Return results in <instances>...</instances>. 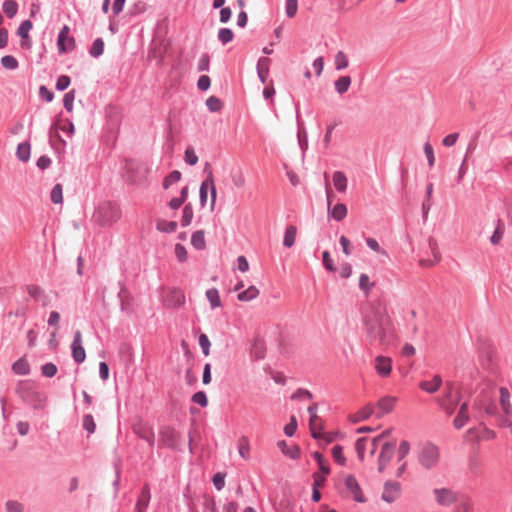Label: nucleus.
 <instances>
[{
	"label": "nucleus",
	"instance_id": "69168bd1",
	"mask_svg": "<svg viewBox=\"0 0 512 512\" xmlns=\"http://www.w3.org/2000/svg\"><path fill=\"white\" fill-rule=\"evenodd\" d=\"M58 367L52 362H47L41 366V375L46 378H52L57 374Z\"/></svg>",
	"mask_w": 512,
	"mask_h": 512
},
{
	"label": "nucleus",
	"instance_id": "4468645a",
	"mask_svg": "<svg viewBox=\"0 0 512 512\" xmlns=\"http://www.w3.org/2000/svg\"><path fill=\"white\" fill-rule=\"evenodd\" d=\"M318 403H312L308 408L307 412L309 414V429L311 437L315 440H320L323 437V428L320 427L319 430L315 426V421L318 419L317 410Z\"/></svg>",
	"mask_w": 512,
	"mask_h": 512
},
{
	"label": "nucleus",
	"instance_id": "393cba45",
	"mask_svg": "<svg viewBox=\"0 0 512 512\" xmlns=\"http://www.w3.org/2000/svg\"><path fill=\"white\" fill-rule=\"evenodd\" d=\"M442 382V377L439 374H436L433 376L431 381H421L419 383V388L426 393L434 394L440 389Z\"/></svg>",
	"mask_w": 512,
	"mask_h": 512
},
{
	"label": "nucleus",
	"instance_id": "5fc2aeb1",
	"mask_svg": "<svg viewBox=\"0 0 512 512\" xmlns=\"http://www.w3.org/2000/svg\"><path fill=\"white\" fill-rule=\"evenodd\" d=\"M375 283L370 282V278L366 273H361L358 280V286L360 290H362L365 295H368L371 289L374 287Z\"/></svg>",
	"mask_w": 512,
	"mask_h": 512
},
{
	"label": "nucleus",
	"instance_id": "4c0bfd02",
	"mask_svg": "<svg viewBox=\"0 0 512 512\" xmlns=\"http://www.w3.org/2000/svg\"><path fill=\"white\" fill-rule=\"evenodd\" d=\"M373 413H374V406H373V404L368 403L367 405H365L363 408H361L356 413V415L354 416V418L351 419V421L353 423L365 421V420L369 419Z\"/></svg>",
	"mask_w": 512,
	"mask_h": 512
},
{
	"label": "nucleus",
	"instance_id": "c85d7f7f",
	"mask_svg": "<svg viewBox=\"0 0 512 512\" xmlns=\"http://www.w3.org/2000/svg\"><path fill=\"white\" fill-rule=\"evenodd\" d=\"M333 185L339 193H344L347 190L348 179L343 171L336 170L332 175Z\"/></svg>",
	"mask_w": 512,
	"mask_h": 512
},
{
	"label": "nucleus",
	"instance_id": "c756f323",
	"mask_svg": "<svg viewBox=\"0 0 512 512\" xmlns=\"http://www.w3.org/2000/svg\"><path fill=\"white\" fill-rule=\"evenodd\" d=\"M328 209V217H331L333 220L340 222L346 218L348 209L344 203H337L332 208Z\"/></svg>",
	"mask_w": 512,
	"mask_h": 512
},
{
	"label": "nucleus",
	"instance_id": "f3484780",
	"mask_svg": "<svg viewBox=\"0 0 512 512\" xmlns=\"http://www.w3.org/2000/svg\"><path fill=\"white\" fill-rule=\"evenodd\" d=\"M250 356L257 361L263 360L266 357V343L262 337H254L250 349Z\"/></svg>",
	"mask_w": 512,
	"mask_h": 512
},
{
	"label": "nucleus",
	"instance_id": "0eeeda50",
	"mask_svg": "<svg viewBox=\"0 0 512 512\" xmlns=\"http://www.w3.org/2000/svg\"><path fill=\"white\" fill-rule=\"evenodd\" d=\"M56 46L60 55L70 53L76 49V39L70 35L69 25L64 24L60 28L56 39Z\"/></svg>",
	"mask_w": 512,
	"mask_h": 512
},
{
	"label": "nucleus",
	"instance_id": "c03bdc74",
	"mask_svg": "<svg viewBox=\"0 0 512 512\" xmlns=\"http://www.w3.org/2000/svg\"><path fill=\"white\" fill-rule=\"evenodd\" d=\"M136 435L146 441L151 449L154 448L155 445V433L152 428L149 429H138L135 430Z\"/></svg>",
	"mask_w": 512,
	"mask_h": 512
},
{
	"label": "nucleus",
	"instance_id": "c9c22d12",
	"mask_svg": "<svg viewBox=\"0 0 512 512\" xmlns=\"http://www.w3.org/2000/svg\"><path fill=\"white\" fill-rule=\"evenodd\" d=\"M351 83H352V79L350 76H348V75L340 76L334 82L335 91L338 94L343 95L344 93H346L349 90Z\"/></svg>",
	"mask_w": 512,
	"mask_h": 512
},
{
	"label": "nucleus",
	"instance_id": "a19ab883",
	"mask_svg": "<svg viewBox=\"0 0 512 512\" xmlns=\"http://www.w3.org/2000/svg\"><path fill=\"white\" fill-rule=\"evenodd\" d=\"M461 392L457 391L455 395V399L452 401H448L449 404H446L444 400H438L440 407L446 412L447 415H452L455 412L456 406L459 404L461 400Z\"/></svg>",
	"mask_w": 512,
	"mask_h": 512
},
{
	"label": "nucleus",
	"instance_id": "680f3d73",
	"mask_svg": "<svg viewBox=\"0 0 512 512\" xmlns=\"http://www.w3.org/2000/svg\"><path fill=\"white\" fill-rule=\"evenodd\" d=\"M1 66L6 70H15L18 68V60L13 55H5L0 60Z\"/></svg>",
	"mask_w": 512,
	"mask_h": 512
},
{
	"label": "nucleus",
	"instance_id": "774afa93",
	"mask_svg": "<svg viewBox=\"0 0 512 512\" xmlns=\"http://www.w3.org/2000/svg\"><path fill=\"white\" fill-rule=\"evenodd\" d=\"M198 344L201 348V351L204 356H208L210 354L211 342L209 337L205 333H200L198 337Z\"/></svg>",
	"mask_w": 512,
	"mask_h": 512
},
{
	"label": "nucleus",
	"instance_id": "6e6d98bb",
	"mask_svg": "<svg viewBox=\"0 0 512 512\" xmlns=\"http://www.w3.org/2000/svg\"><path fill=\"white\" fill-rule=\"evenodd\" d=\"M369 440L368 437L363 436L356 440L355 442V451L357 454L358 459L363 462L365 459V450H366V443Z\"/></svg>",
	"mask_w": 512,
	"mask_h": 512
},
{
	"label": "nucleus",
	"instance_id": "dca6fc26",
	"mask_svg": "<svg viewBox=\"0 0 512 512\" xmlns=\"http://www.w3.org/2000/svg\"><path fill=\"white\" fill-rule=\"evenodd\" d=\"M16 393L27 405H32V381L20 380L16 386Z\"/></svg>",
	"mask_w": 512,
	"mask_h": 512
},
{
	"label": "nucleus",
	"instance_id": "bb28decb",
	"mask_svg": "<svg viewBox=\"0 0 512 512\" xmlns=\"http://www.w3.org/2000/svg\"><path fill=\"white\" fill-rule=\"evenodd\" d=\"M12 372L16 375L25 376L30 373L31 367L29 361L26 358V355L20 357L15 362L12 363L11 366Z\"/></svg>",
	"mask_w": 512,
	"mask_h": 512
},
{
	"label": "nucleus",
	"instance_id": "37998d69",
	"mask_svg": "<svg viewBox=\"0 0 512 512\" xmlns=\"http://www.w3.org/2000/svg\"><path fill=\"white\" fill-rule=\"evenodd\" d=\"M235 34L231 28L222 27L217 32V39L223 45H227L234 40Z\"/></svg>",
	"mask_w": 512,
	"mask_h": 512
},
{
	"label": "nucleus",
	"instance_id": "1a4fd4ad",
	"mask_svg": "<svg viewBox=\"0 0 512 512\" xmlns=\"http://www.w3.org/2000/svg\"><path fill=\"white\" fill-rule=\"evenodd\" d=\"M396 452V441H386L377 459V471L383 473Z\"/></svg>",
	"mask_w": 512,
	"mask_h": 512
},
{
	"label": "nucleus",
	"instance_id": "ddd939ff",
	"mask_svg": "<svg viewBox=\"0 0 512 512\" xmlns=\"http://www.w3.org/2000/svg\"><path fill=\"white\" fill-rule=\"evenodd\" d=\"M401 484L397 481L387 480L384 483V491L381 495V499L386 503H393L397 496L400 495Z\"/></svg>",
	"mask_w": 512,
	"mask_h": 512
},
{
	"label": "nucleus",
	"instance_id": "09e8293b",
	"mask_svg": "<svg viewBox=\"0 0 512 512\" xmlns=\"http://www.w3.org/2000/svg\"><path fill=\"white\" fill-rule=\"evenodd\" d=\"M146 10H147V4L144 1H137L129 7V9L127 11V15L130 18H134L139 15H142Z\"/></svg>",
	"mask_w": 512,
	"mask_h": 512
},
{
	"label": "nucleus",
	"instance_id": "9d476101",
	"mask_svg": "<svg viewBox=\"0 0 512 512\" xmlns=\"http://www.w3.org/2000/svg\"><path fill=\"white\" fill-rule=\"evenodd\" d=\"M32 29V4H30V16L28 19L23 20L17 30L16 35L20 38V47L29 49L31 47L30 30Z\"/></svg>",
	"mask_w": 512,
	"mask_h": 512
},
{
	"label": "nucleus",
	"instance_id": "7ed1b4c3",
	"mask_svg": "<svg viewBox=\"0 0 512 512\" xmlns=\"http://www.w3.org/2000/svg\"><path fill=\"white\" fill-rule=\"evenodd\" d=\"M97 222L100 226L106 227L116 223L121 217V211L116 204L105 202L96 210Z\"/></svg>",
	"mask_w": 512,
	"mask_h": 512
},
{
	"label": "nucleus",
	"instance_id": "3c124183",
	"mask_svg": "<svg viewBox=\"0 0 512 512\" xmlns=\"http://www.w3.org/2000/svg\"><path fill=\"white\" fill-rule=\"evenodd\" d=\"M193 206L191 203H186L182 209L181 226L187 227L191 224L193 219Z\"/></svg>",
	"mask_w": 512,
	"mask_h": 512
},
{
	"label": "nucleus",
	"instance_id": "cd10ccee",
	"mask_svg": "<svg viewBox=\"0 0 512 512\" xmlns=\"http://www.w3.org/2000/svg\"><path fill=\"white\" fill-rule=\"evenodd\" d=\"M499 393H500V406L503 410V412L508 415V416H512V403L510 401V392L508 390V388L504 387V386H501L499 388Z\"/></svg>",
	"mask_w": 512,
	"mask_h": 512
},
{
	"label": "nucleus",
	"instance_id": "e2e57ef3",
	"mask_svg": "<svg viewBox=\"0 0 512 512\" xmlns=\"http://www.w3.org/2000/svg\"><path fill=\"white\" fill-rule=\"evenodd\" d=\"M322 264L328 272L334 273L337 271V267H336V265L331 257V254L328 250H324L322 252Z\"/></svg>",
	"mask_w": 512,
	"mask_h": 512
},
{
	"label": "nucleus",
	"instance_id": "473e14b6",
	"mask_svg": "<svg viewBox=\"0 0 512 512\" xmlns=\"http://www.w3.org/2000/svg\"><path fill=\"white\" fill-rule=\"evenodd\" d=\"M118 286L120 288L117 295L120 303V310L124 312L126 311V299L133 300V297L127 289L124 281H118Z\"/></svg>",
	"mask_w": 512,
	"mask_h": 512
},
{
	"label": "nucleus",
	"instance_id": "0e129e2a",
	"mask_svg": "<svg viewBox=\"0 0 512 512\" xmlns=\"http://www.w3.org/2000/svg\"><path fill=\"white\" fill-rule=\"evenodd\" d=\"M198 156L192 146L186 147L184 151V161L189 166H195L198 163Z\"/></svg>",
	"mask_w": 512,
	"mask_h": 512
},
{
	"label": "nucleus",
	"instance_id": "f704fd0d",
	"mask_svg": "<svg viewBox=\"0 0 512 512\" xmlns=\"http://www.w3.org/2000/svg\"><path fill=\"white\" fill-rule=\"evenodd\" d=\"M297 228L294 225L286 227L283 237V246L285 248H291L294 246L296 241Z\"/></svg>",
	"mask_w": 512,
	"mask_h": 512
},
{
	"label": "nucleus",
	"instance_id": "39448f33",
	"mask_svg": "<svg viewBox=\"0 0 512 512\" xmlns=\"http://www.w3.org/2000/svg\"><path fill=\"white\" fill-rule=\"evenodd\" d=\"M55 125V128H56V132H55V141L54 142H51V145L53 147V149L60 153V152H64L65 151V148L67 146V142L66 140L59 134V131H62L63 133H65L68 137H72L75 133V126H74V123L71 119H64V120H61L60 123L58 124H54Z\"/></svg>",
	"mask_w": 512,
	"mask_h": 512
},
{
	"label": "nucleus",
	"instance_id": "f03ea898",
	"mask_svg": "<svg viewBox=\"0 0 512 512\" xmlns=\"http://www.w3.org/2000/svg\"><path fill=\"white\" fill-rule=\"evenodd\" d=\"M496 348L494 344L487 339L479 340L478 346V357L482 368L491 373L495 374L497 371V365L494 361Z\"/></svg>",
	"mask_w": 512,
	"mask_h": 512
},
{
	"label": "nucleus",
	"instance_id": "412c9836",
	"mask_svg": "<svg viewBox=\"0 0 512 512\" xmlns=\"http://www.w3.org/2000/svg\"><path fill=\"white\" fill-rule=\"evenodd\" d=\"M375 370L381 377H388L392 370L390 357L379 355L375 358Z\"/></svg>",
	"mask_w": 512,
	"mask_h": 512
},
{
	"label": "nucleus",
	"instance_id": "5701e85b",
	"mask_svg": "<svg viewBox=\"0 0 512 512\" xmlns=\"http://www.w3.org/2000/svg\"><path fill=\"white\" fill-rule=\"evenodd\" d=\"M270 64H271V59L266 56L260 57L257 61L256 72H257L258 79L262 84H265L267 82V79L269 76Z\"/></svg>",
	"mask_w": 512,
	"mask_h": 512
},
{
	"label": "nucleus",
	"instance_id": "4be33fe9",
	"mask_svg": "<svg viewBox=\"0 0 512 512\" xmlns=\"http://www.w3.org/2000/svg\"><path fill=\"white\" fill-rule=\"evenodd\" d=\"M31 131H29V137L27 140L19 143L16 147V158L18 161L27 163L30 160L31 157V143H30V137H31Z\"/></svg>",
	"mask_w": 512,
	"mask_h": 512
},
{
	"label": "nucleus",
	"instance_id": "7c9ffc66",
	"mask_svg": "<svg viewBox=\"0 0 512 512\" xmlns=\"http://www.w3.org/2000/svg\"><path fill=\"white\" fill-rule=\"evenodd\" d=\"M205 296L207 301L209 302L210 308L215 310L222 306V301L220 299L219 290L215 287L209 288L205 292Z\"/></svg>",
	"mask_w": 512,
	"mask_h": 512
},
{
	"label": "nucleus",
	"instance_id": "f8f14e48",
	"mask_svg": "<svg viewBox=\"0 0 512 512\" xmlns=\"http://www.w3.org/2000/svg\"><path fill=\"white\" fill-rule=\"evenodd\" d=\"M186 297L184 291L179 287H172L169 289L165 304L168 308L178 309L185 304Z\"/></svg>",
	"mask_w": 512,
	"mask_h": 512
},
{
	"label": "nucleus",
	"instance_id": "bf43d9fd",
	"mask_svg": "<svg viewBox=\"0 0 512 512\" xmlns=\"http://www.w3.org/2000/svg\"><path fill=\"white\" fill-rule=\"evenodd\" d=\"M334 63H335V69L337 71H341L348 67L349 60H348L347 55L343 51H338L335 55Z\"/></svg>",
	"mask_w": 512,
	"mask_h": 512
},
{
	"label": "nucleus",
	"instance_id": "864d4df0",
	"mask_svg": "<svg viewBox=\"0 0 512 512\" xmlns=\"http://www.w3.org/2000/svg\"><path fill=\"white\" fill-rule=\"evenodd\" d=\"M50 200L53 204H62L63 203V186L60 183H56L51 192H50Z\"/></svg>",
	"mask_w": 512,
	"mask_h": 512
},
{
	"label": "nucleus",
	"instance_id": "338daca9",
	"mask_svg": "<svg viewBox=\"0 0 512 512\" xmlns=\"http://www.w3.org/2000/svg\"><path fill=\"white\" fill-rule=\"evenodd\" d=\"M225 478H226L225 472H216L212 476L211 482L217 491H221L225 487Z\"/></svg>",
	"mask_w": 512,
	"mask_h": 512
},
{
	"label": "nucleus",
	"instance_id": "8fccbe9b",
	"mask_svg": "<svg viewBox=\"0 0 512 512\" xmlns=\"http://www.w3.org/2000/svg\"><path fill=\"white\" fill-rule=\"evenodd\" d=\"M182 173L179 170L171 171L167 176L162 180V187L164 190H167L172 184L177 183L181 180Z\"/></svg>",
	"mask_w": 512,
	"mask_h": 512
},
{
	"label": "nucleus",
	"instance_id": "603ef678",
	"mask_svg": "<svg viewBox=\"0 0 512 512\" xmlns=\"http://www.w3.org/2000/svg\"><path fill=\"white\" fill-rule=\"evenodd\" d=\"M113 468H114V471H115V478L112 482V487H113V490H114V497H117L119 491H120V479H121V464H120V459H118L117 461H115L113 463Z\"/></svg>",
	"mask_w": 512,
	"mask_h": 512
},
{
	"label": "nucleus",
	"instance_id": "aec40b11",
	"mask_svg": "<svg viewBox=\"0 0 512 512\" xmlns=\"http://www.w3.org/2000/svg\"><path fill=\"white\" fill-rule=\"evenodd\" d=\"M396 401H397V398L394 396L381 397L377 402V407H378L379 411L376 414V418L380 419L384 415L392 412Z\"/></svg>",
	"mask_w": 512,
	"mask_h": 512
},
{
	"label": "nucleus",
	"instance_id": "a211bd4d",
	"mask_svg": "<svg viewBox=\"0 0 512 512\" xmlns=\"http://www.w3.org/2000/svg\"><path fill=\"white\" fill-rule=\"evenodd\" d=\"M151 501V489L149 483H144L141 488L140 495L135 505V512H146Z\"/></svg>",
	"mask_w": 512,
	"mask_h": 512
},
{
	"label": "nucleus",
	"instance_id": "052dcab7",
	"mask_svg": "<svg viewBox=\"0 0 512 512\" xmlns=\"http://www.w3.org/2000/svg\"><path fill=\"white\" fill-rule=\"evenodd\" d=\"M76 91L72 89L66 92L63 96V107L68 112L71 113L73 111V104L75 101Z\"/></svg>",
	"mask_w": 512,
	"mask_h": 512
},
{
	"label": "nucleus",
	"instance_id": "a878e982",
	"mask_svg": "<svg viewBox=\"0 0 512 512\" xmlns=\"http://www.w3.org/2000/svg\"><path fill=\"white\" fill-rule=\"evenodd\" d=\"M126 0H114L112 4V16L109 19L108 30L112 34H116L118 32V26L112 21V17L118 16L124 10Z\"/></svg>",
	"mask_w": 512,
	"mask_h": 512
},
{
	"label": "nucleus",
	"instance_id": "72a5a7b5",
	"mask_svg": "<svg viewBox=\"0 0 512 512\" xmlns=\"http://www.w3.org/2000/svg\"><path fill=\"white\" fill-rule=\"evenodd\" d=\"M19 10V4L16 0H4L2 2V11L8 19H13Z\"/></svg>",
	"mask_w": 512,
	"mask_h": 512
},
{
	"label": "nucleus",
	"instance_id": "13d9d810",
	"mask_svg": "<svg viewBox=\"0 0 512 512\" xmlns=\"http://www.w3.org/2000/svg\"><path fill=\"white\" fill-rule=\"evenodd\" d=\"M191 401L194 404L199 405L201 408H206L209 403L207 394L204 390H199V391L195 392L191 397Z\"/></svg>",
	"mask_w": 512,
	"mask_h": 512
},
{
	"label": "nucleus",
	"instance_id": "6e6552de",
	"mask_svg": "<svg viewBox=\"0 0 512 512\" xmlns=\"http://www.w3.org/2000/svg\"><path fill=\"white\" fill-rule=\"evenodd\" d=\"M290 97L292 99L293 106L295 108L296 112V122H297V140L299 148L301 149L303 155L305 154L306 150L308 149V136L307 131L304 126V122L301 119L300 116V103L299 101H296L292 94H290Z\"/></svg>",
	"mask_w": 512,
	"mask_h": 512
},
{
	"label": "nucleus",
	"instance_id": "58836bf2",
	"mask_svg": "<svg viewBox=\"0 0 512 512\" xmlns=\"http://www.w3.org/2000/svg\"><path fill=\"white\" fill-rule=\"evenodd\" d=\"M178 223L176 221H167L159 219L156 222V230L161 233L170 234L176 231Z\"/></svg>",
	"mask_w": 512,
	"mask_h": 512
},
{
	"label": "nucleus",
	"instance_id": "a18cd8bd",
	"mask_svg": "<svg viewBox=\"0 0 512 512\" xmlns=\"http://www.w3.org/2000/svg\"><path fill=\"white\" fill-rule=\"evenodd\" d=\"M311 457L317 462L319 470L323 475L330 474V466L325 462V458L322 453H320L319 451H314L311 453Z\"/></svg>",
	"mask_w": 512,
	"mask_h": 512
},
{
	"label": "nucleus",
	"instance_id": "6ab92c4d",
	"mask_svg": "<svg viewBox=\"0 0 512 512\" xmlns=\"http://www.w3.org/2000/svg\"><path fill=\"white\" fill-rule=\"evenodd\" d=\"M433 493L435 495L436 502L441 506H450L456 501L454 493L448 488H435Z\"/></svg>",
	"mask_w": 512,
	"mask_h": 512
},
{
	"label": "nucleus",
	"instance_id": "2f4dec72",
	"mask_svg": "<svg viewBox=\"0 0 512 512\" xmlns=\"http://www.w3.org/2000/svg\"><path fill=\"white\" fill-rule=\"evenodd\" d=\"M105 42L103 38L97 37L88 48V53L92 58L98 59L104 54Z\"/></svg>",
	"mask_w": 512,
	"mask_h": 512
},
{
	"label": "nucleus",
	"instance_id": "2eb2a0df",
	"mask_svg": "<svg viewBox=\"0 0 512 512\" xmlns=\"http://www.w3.org/2000/svg\"><path fill=\"white\" fill-rule=\"evenodd\" d=\"M345 486L353 494V499L355 502L365 503L367 501L354 475L349 474L345 478Z\"/></svg>",
	"mask_w": 512,
	"mask_h": 512
},
{
	"label": "nucleus",
	"instance_id": "49530a36",
	"mask_svg": "<svg viewBox=\"0 0 512 512\" xmlns=\"http://www.w3.org/2000/svg\"><path fill=\"white\" fill-rule=\"evenodd\" d=\"M205 105L209 112L217 113L223 108L224 104L220 98H218L217 96L211 95L206 99Z\"/></svg>",
	"mask_w": 512,
	"mask_h": 512
},
{
	"label": "nucleus",
	"instance_id": "4d7b16f0",
	"mask_svg": "<svg viewBox=\"0 0 512 512\" xmlns=\"http://www.w3.org/2000/svg\"><path fill=\"white\" fill-rule=\"evenodd\" d=\"M331 453H332L334 461L339 466H345L346 465L347 460H346V457L343 454V446L342 445L337 444V445L333 446V448L331 450Z\"/></svg>",
	"mask_w": 512,
	"mask_h": 512
},
{
	"label": "nucleus",
	"instance_id": "de8ad7c7",
	"mask_svg": "<svg viewBox=\"0 0 512 512\" xmlns=\"http://www.w3.org/2000/svg\"><path fill=\"white\" fill-rule=\"evenodd\" d=\"M497 222V225L492 233V235L490 236V243L492 245H498L502 238H503V234H504V225L501 221L500 218H497L496 220Z\"/></svg>",
	"mask_w": 512,
	"mask_h": 512
},
{
	"label": "nucleus",
	"instance_id": "9b49d317",
	"mask_svg": "<svg viewBox=\"0 0 512 512\" xmlns=\"http://www.w3.org/2000/svg\"><path fill=\"white\" fill-rule=\"evenodd\" d=\"M70 349L72 358L76 364L80 365L86 360V351L82 345V333L80 330L74 332Z\"/></svg>",
	"mask_w": 512,
	"mask_h": 512
},
{
	"label": "nucleus",
	"instance_id": "e433bc0d",
	"mask_svg": "<svg viewBox=\"0 0 512 512\" xmlns=\"http://www.w3.org/2000/svg\"><path fill=\"white\" fill-rule=\"evenodd\" d=\"M259 290L256 286L250 285L246 290L240 291L237 295V299L241 302H249L257 298Z\"/></svg>",
	"mask_w": 512,
	"mask_h": 512
},
{
	"label": "nucleus",
	"instance_id": "20e7f679",
	"mask_svg": "<svg viewBox=\"0 0 512 512\" xmlns=\"http://www.w3.org/2000/svg\"><path fill=\"white\" fill-rule=\"evenodd\" d=\"M363 324L367 337L371 342L379 341L380 343H383L385 341L386 328L383 318L365 317Z\"/></svg>",
	"mask_w": 512,
	"mask_h": 512
},
{
	"label": "nucleus",
	"instance_id": "423d86ee",
	"mask_svg": "<svg viewBox=\"0 0 512 512\" xmlns=\"http://www.w3.org/2000/svg\"><path fill=\"white\" fill-rule=\"evenodd\" d=\"M439 458L438 447L430 442L425 444L418 454L420 465L427 470L434 468L438 464Z\"/></svg>",
	"mask_w": 512,
	"mask_h": 512
},
{
	"label": "nucleus",
	"instance_id": "ea45409f",
	"mask_svg": "<svg viewBox=\"0 0 512 512\" xmlns=\"http://www.w3.org/2000/svg\"><path fill=\"white\" fill-rule=\"evenodd\" d=\"M25 314H26V310L24 308H18L15 312L10 311L6 315V320L9 321L12 318L17 319L18 322L17 323L15 322L14 324L16 325L17 331H21L25 324V319H24Z\"/></svg>",
	"mask_w": 512,
	"mask_h": 512
},
{
	"label": "nucleus",
	"instance_id": "f257e3e1",
	"mask_svg": "<svg viewBox=\"0 0 512 512\" xmlns=\"http://www.w3.org/2000/svg\"><path fill=\"white\" fill-rule=\"evenodd\" d=\"M158 447L182 452L183 445L181 433L173 426L161 425L158 431Z\"/></svg>",
	"mask_w": 512,
	"mask_h": 512
},
{
	"label": "nucleus",
	"instance_id": "79ce46f5",
	"mask_svg": "<svg viewBox=\"0 0 512 512\" xmlns=\"http://www.w3.org/2000/svg\"><path fill=\"white\" fill-rule=\"evenodd\" d=\"M191 244L196 250H204L206 248L204 230H197L191 236Z\"/></svg>",
	"mask_w": 512,
	"mask_h": 512
},
{
	"label": "nucleus",
	"instance_id": "b1692460",
	"mask_svg": "<svg viewBox=\"0 0 512 512\" xmlns=\"http://www.w3.org/2000/svg\"><path fill=\"white\" fill-rule=\"evenodd\" d=\"M277 446L281 450L283 455L292 460H297L301 456V448L297 444L288 446L285 440H280L277 442Z\"/></svg>",
	"mask_w": 512,
	"mask_h": 512
}]
</instances>
